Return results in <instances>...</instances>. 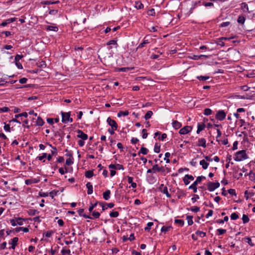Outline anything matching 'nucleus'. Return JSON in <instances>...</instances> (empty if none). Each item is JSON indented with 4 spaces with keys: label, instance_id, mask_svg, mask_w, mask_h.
Instances as JSON below:
<instances>
[{
    "label": "nucleus",
    "instance_id": "1",
    "mask_svg": "<svg viewBox=\"0 0 255 255\" xmlns=\"http://www.w3.org/2000/svg\"><path fill=\"white\" fill-rule=\"evenodd\" d=\"M248 158V156L245 150L238 151L235 154L234 160L236 161H241L242 160Z\"/></svg>",
    "mask_w": 255,
    "mask_h": 255
},
{
    "label": "nucleus",
    "instance_id": "2",
    "mask_svg": "<svg viewBox=\"0 0 255 255\" xmlns=\"http://www.w3.org/2000/svg\"><path fill=\"white\" fill-rule=\"evenodd\" d=\"M203 179H205V177L203 176H198L193 183L189 186V188L193 189L194 193L197 192V185L201 182Z\"/></svg>",
    "mask_w": 255,
    "mask_h": 255
},
{
    "label": "nucleus",
    "instance_id": "3",
    "mask_svg": "<svg viewBox=\"0 0 255 255\" xmlns=\"http://www.w3.org/2000/svg\"><path fill=\"white\" fill-rule=\"evenodd\" d=\"M25 219L21 218H14L13 219H10V223L12 226H15L17 225H22L23 222L25 221Z\"/></svg>",
    "mask_w": 255,
    "mask_h": 255
},
{
    "label": "nucleus",
    "instance_id": "4",
    "mask_svg": "<svg viewBox=\"0 0 255 255\" xmlns=\"http://www.w3.org/2000/svg\"><path fill=\"white\" fill-rule=\"evenodd\" d=\"M62 122L64 123L73 122V119L70 118L69 113H62Z\"/></svg>",
    "mask_w": 255,
    "mask_h": 255
},
{
    "label": "nucleus",
    "instance_id": "5",
    "mask_svg": "<svg viewBox=\"0 0 255 255\" xmlns=\"http://www.w3.org/2000/svg\"><path fill=\"white\" fill-rule=\"evenodd\" d=\"M208 189L209 191L212 192L218 188L220 186V183L218 182H209L208 183Z\"/></svg>",
    "mask_w": 255,
    "mask_h": 255
},
{
    "label": "nucleus",
    "instance_id": "6",
    "mask_svg": "<svg viewBox=\"0 0 255 255\" xmlns=\"http://www.w3.org/2000/svg\"><path fill=\"white\" fill-rule=\"evenodd\" d=\"M226 116V113L223 110H219L216 114V119L219 121L224 120Z\"/></svg>",
    "mask_w": 255,
    "mask_h": 255
},
{
    "label": "nucleus",
    "instance_id": "7",
    "mask_svg": "<svg viewBox=\"0 0 255 255\" xmlns=\"http://www.w3.org/2000/svg\"><path fill=\"white\" fill-rule=\"evenodd\" d=\"M192 129L191 126H186L181 128L179 130V133L181 134H186L190 132Z\"/></svg>",
    "mask_w": 255,
    "mask_h": 255
},
{
    "label": "nucleus",
    "instance_id": "8",
    "mask_svg": "<svg viewBox=\"0 0 255 255\" xmlns=\"http://www.w3.org/2000/svg\"><path fill=\"white\" fill-rule=\"evenodd\" d=\"M107 122L109 125L112 128H113L114 129H117L118 124L115 120H112L110 117H109L107 120Z\"/></svg>",
    "mask_w": 255,
    "mask_h": 255
},
{
    "label": "nucleus",
    "instance_id": "9",
    "mask_svg": "<svg viewBox=\"0 0 255 255\" xmlns=\"http://www.w3.org/2000/svg\"><path fill=\"white\" fill-rule=\"evenodd\" d=\"M159 190L160 192L165 194L167 197L170 198L171 197V194L168 193L167 187L164 185V184H161L159 187Z\"/></svg>",
    "mask_w": 255,
    "mask_h": 255
},
{
    "label": "nucleus",
    "instance_id": "10",
    "mask_svg": "<svg viewBox=\"0 0 255 255\" xmlns=\"http://www.w3.org/2000/svg\"><path fill=\"white\" fill-rule=\"evenodd\" d=\"M77 132L78 133L77 136L78 138H81L83 140H87L88 138V135L84 132H83L80 129H78L77 130Z\"/></svg>",
    "mask_w": 255,
    "mask_h": 255
},
{
    "label": "nucleus",
    "instance_id": "11",
    "mask_svg": "<svg viewBox=\"0 0 255 255\" xmlns=\"http://www.w3.org/2000/svg\"><path fill=\"white\" fill-rule=\"evenodd\" d=\"M18 241V238L17 237H14L11 240V242L9 243V244L11 245L10 247L9 248V249L14 250L15 247L17 245V243Z\"/></svg>",
    "mask_w": 255,
    "mask_h": 255
},
{
    "label": "nucleus",
    "instance_id": "12",
    "mask_svg": "<svg viewBox=\"0 0 255 255\" xmlns=\"http://www.w3.org/2000/svg\"><path fill=\"white\" fill-rule=\"evenodd\" d=\"M194 180V177L192 175L186 174L184 177L183 181L184 182V184L185 185H188L189 183V180Z\"/></svg>",
    "mask_w": 255,
    "mask_h": 255
},
{
    "label": "nucleus",
    "instance_id": "13",
    "mask_svg": "<svg viewBox=\"0 0 255 255\" xmlns=\"http://www.w3.org/2000/svg\"><path fill=\"white\" fill-rule=\"evenodd\" d=\"M198 146H202L203 147H206V140L204 138H201L198 139V143L197 144Z\"/></svg>",
    "mask_w": 255,
    "mask_h": 255
},
{
    "label": "nucleus",
    "instance_id": "14",
    "mask_svg": "<svg viewBox=\"0 0 255 255\" xmlns=\"http://www.w3.org/2000/svg\"><path fill=\"white\" fill-rule=\"evenodd\" d=\"M39 182V180L36 178H31L25 180V183L26 185H30L33 183H37Z\"/></svg>",
    "mask_w": 255,
    "mask_h": 255
},
{
    "label": "nucleus",
    "instance_id": "15",
    "mask_svg": "<svg viewBox=\"0 0 255 255\" xmlns=\"http://www.w3.org/2000/svg\"><path fill=\"white\" fill-rule=\"evenodd\" d=\"M152 170H154L155 172L156 171L164 172L165 171L164 167L163 166L159 167L157 164H155L152 167Z\"/></svg>",
    "mask_w": 255,
    "mask_h": 255
},
{
    "label": "nucleus",
    "instance_id": "16",
    "mask_svg": "<svg viewBox=\"0 0 255 255\" xmlns=\"http://www.w3.org/2000/svg\"><path fill=\"white\" fill-rule=\"evenodd\" d=\"M205 128V125L204 123H198L197 126V133L199 134Z\"/></svg>",
    "mask_w": 255,
    "mask_h": 255
},
{
    "label": "nucleus",
    "instance_id": "17",
    "mask_svg": "<svg viewBox=\"0 0 255 255\" xmlns=\"http://www.w3.org/2000/svg\"><path fill=\"white\" fill-rule=\"evenodd\" d=\"M202 56H206V57H208V56L205 55H193L192 56H189V58L190 59H193L194 60H198L199 59H202Z\"/></svg>",
    "mask_w": 255,
    "mask_h": 255
},
{
    "label": "nucleus",
    "instance_id": "18",
    "mask_svg": "<svg viewBox=\"0 0 255 255\" xmlns=\"http://www.w3.org/2000/svg\"><path fill=\"white\" fill-rule=\"evenodd\" d=\"M86 187L88 189L87 194L89 195L92 194L93 192V188L92 185L91 184L90 182H88L86 184Z\"/></svg>",
    "mask_w": 255,
    "mask_h": 255
},
{
    "label": "nucleus",
    "instance_id": "19",
    "mask_svg": "<svg viewBox=\"0 0 255 255\" xmlns=\"http://www.w3.org/2000/svg\"><path fill=\"white\" fill-rule=\"evenodd\" d=\"M172 125V127L176 129H179L182 126L181 124L177 121H173Z\"/></svg>",
    "mask_w": 255,
    "mask_h": 255
},
{
    "label": "nucleus",
    "instance_id": "20",
    "mask_svg": "<svg viewBox=\"0 0 255 255\" xmlns=\"http://www.w3.org/2000/svg\"><path fill=\"white\" fill-rule=\"evenodd\" d=\"M198 5H201V0H198L197 1H196L195 2L193 3V4H192L191 7L190 8V13H192L193 12V10L196 8L197 6H198Z\"/></svg>",
    "mask_w": 255,
    "mask_h": 255
},
{
    "label": "nucleus",
    "instance_id": "21",
    "mask_svg": "<svg viewBox=\"0 0 255 255\" xmlns=\"http://www.w3.org/2000/svg\"><path fill=\"white\" fill-rule=\"evenodd\" d=\"M111 191L110 190H106L103 193V198L105 200H108L110 198Z\"/></svg>",
    "mask_w": 255,
    "mask_h": 255
},
{
    "label": "nucleus",
    "instance_id": "22",
    "mask_svg": "<svg viewBox=\"0 0 255 255\" xmlns=\"http://www.w3.org/2000/svg\"><path fill=\"white\" fill-rule=\"evenodd\" d=\"M200 164L202 166L204 169H206L209 166V163L204 159L201 160L200 161Z\"/></svg>",
    "mask_w": 255,
    "mask_h": 255
},
{
    "label": "nucleus",
    "instance_id": "23",
    "mask_svg": "<svg viewBox=\"0 0 255 255\" xmlns=\"http://www.w3.org/2000/svg\"><path fill=\"white\" fill-rule=\"evenodd\" d=\"M44 122L42 119V118L40 117H37L35 125L38 126H42L44 125Z\"/></svg>",
    "mask_w": 255,
    "mask_h": 255
},
{
    "label": "nucleus",
    "instance_id": "24",
    "mask_svg": "<svg viewBox=\"0 0 255 255\" xmlns=\"http://www.w3.org/2000/svg\"><path fill=\"white\" fill-rule=\"evenodd\" d=\"M129 115V112L128 111H120L118 113V117L119 118H120L122 116H124V117H126V116H127Z\"/></svg>",
    "mask_w": 255,
    "mask_h": 255
},
{
    "label": "nucleus",
    "instance_id": "25",
    "mask_svg": "<svg viewBox=\"0 0 255 255\" xmlns=\"http://www.w3.org/2000/svg\"><path fill=\"white\" fill-rule=\"evenodd\" d=\"M135 7L137 9H141L143 8V4L140 1H136L135 2Z\"/></svg>",
    "mask_w": 255,
    "mask_h": 255
},
{
    "label": "nucleus",
    "instance_id": "26",
    "mask_svg": "<svg viewBox=\"0 0 255 255\" xmlns=\"http://www.w3.org/2000/svg\"><path fill=\"white\" fill-rule=\"evenodd\" d=\"M46 29L49 31H57L58 28L56 26L47 25L46 26Z\"/></svg>",
    "mask_w": 255,
    "mask_h": 255
},
{
    "label": "nucleus",
    "instance_id": "27",
    "mask_svg": "<svg viewBox=\"0 0 255 255\" xmlns=\"http://www.w3.org/2000/svg\"><path fill=\"white\" fill-rule=\"evenodd\" d=\"M245 20L246 18L245 16H244L243 15H239L237 19L238 22L241 24H244Z\"/></svg>",
    "mask_w": 255,
    "mask_h": 255
},
{
    "label": "nucleus",
    "instance_id": "28",
    "mask_svg": "<svg viewBox=\"0 0 255 255\" xmlns=\"http://www.w3.org/2000/svg\"><path fill=\"white\" fill-rule=\"evenodd\" d=\"M42 4H45V5H49V4H57L60 3V1L57 0L55 1H52L50 0H46L44 2H41Z\"/></svg>",
    "mask_w": 255,
    "mask_h": 255
},
{
    "label": "nucleus",
    "instance_id": "29",
    "mask_svg": "<svg viewBox=\"0 0 255 255\" xmlns=\"http://www.w3.org/2000/svg\"><path fill=\"white\" fill-rule=\"evenodd\" d=\"M149 43V42L148 41V40H145V38L144 39L143 42L141 43H140L138 46H137L136 49H139V48H142V47H143L144 46V45L146 44H148Z\"/></svg>",
    "mask_w": 255,
    "mask_h": 255
},
{
    "label": "nucleus",
    "instance_id": "30",
    "mask_svg": "<svg viewBox=\"0 0 255 255\" xmlns=\"http://www.w3.org/2000/svg\"><path fill=\"white\" fill-rule=\"evenodd\" d=\"M241 8L244 11H249L248 5L246 2H242L241 3Z\"/></svg>",
    "mask_w": 255,
    "mask_h": 255
},
{
    "label": "nucleus",
    "instance_id": "31",
    "mask_svg": "<svg viewBox=\"0 0 255 255\" xmlns=\"http://www.w3.org/2000/svg\"><path fill=\"white\" fill-rule=\"evenodd\" d=\"M36 65L37 66V67H40V68H44L46 67V63H45V62L44 61H38L37 63H36Z\"/></svg>",
    "mask_w": 255,
    "mask_h": 255
},
{
    "label": "nucleus",
    "instance_id": "32",
    "mask_svg": "<svg viewBox=\"0 0 255 255\" xmlns=\"http://www.w3.org/2000/svg\"><path fill=\"white\" fill-rule=\"evenodd\" d=\"M27 213L30 216H33L36 213H38L39 212L35 209H31L27 211Z\"/></svg>",
    "mask_w": 255,
    "mask_h": 255
},
{
    "label": "nucleus",
    "instance_id": "33",
    "mask_svg": "<svg viewBox=\"0 0 255 255\" xmlns=\"http://www.w3.org/2000/svg\"><path fill=\"white\" fill-rule=\"evenodd\" d=\"M152 115H153L152 112L151 111H147V112L145 115L144 119L146 120H147L150 119Z\"/></svg>",
    "mask_w": 255,
    "mask_h": 255
},
{
    "label": "nucleus",
    "instance_id": "34",
    "mask_svg": "<svg viewBox=\"0 0 255 255\" xmlns=\"http://www.w3.org/2000/svg\"><path fill=\"white\" fill-rule=\"evenodd\" d=\"M94 175V173L92 170H88L85 172V176L87 178H91Z\"/></svg>",
    "mask_w": 255,
    "mask_h": 255
},
{
    "label": "nucleus",
    "instance_id": "35",
    "mask_svg": "<svg viewBox=\"0 0 255 255\" xmlns=\"http://www.w3.org/2000/svg\"><path fill=\"white\" fill-rule=\"evenodd\" d=\"M193 217L191 216H187L186 219L187 220L188 224L189 226L192 225L193 224V221L192 220Z\"/></svg>",
    "mask_w": 255,
    "mask_h": 255
},
{
    "label": "nucleus",
    "instance_id": "36",
    "mask_svg": "<svg viewBox=\"0 0 255 255\" xmlns=\"http://www.w3.org/2000/svg\"><path fill=\"white\" fill-rule=\"evenodd\" d=\"M171 229V226H163L161 229V231L162 232H163L165 233L166 232H168L170 230V229Z\"/></svg>",
    "mask_w": 255,
    "mask_h": 255
},
{
    "label": "nucleus",
    "instance_id": "37",
    "mask_svg": "<svg viewBox=\"0 0 255 255\" xmlns=\"http://www.w3.org/2000/svg\"><path fill=\"white\" fill-rule=\"evenodd\" d=\"M71 251L69 249H65V248H63L61 251V254L63 255H70Z\"/></svg>",
    "mask_w": 255,
    "mask_h": 255
},
{
    "label": "nucleus",
    "instance_id": "38",
    "mask_svg": "<svg viewBox=\"0 0 255 255\" xmlns=\"http://www.w3.org/2000/svg\"><path fill=\"white\" fill-rule=\"evenodd\" d=\"M195 234L201 237H204L206 236V233L205 232L200 231H197L195 233Z\"/></svg>",
    "mask_w": 255,
    "mask_h": 255
},
{
    "label": "nucleus",
    "instance_id": "39",
    "mask_svg": "<svg viewBox=\"0 0 255 255\" xmlns=\"http://www.w3.org/2000/svg\"><path fill=\"white\" fill-rule=\"evenodd\" d=\"M147 151H148V150L147 148H146L145 147H142L140 148L138 154L142 153L143 155H146L147 153Z\"/></svg>",
    "mask_w": 255,
    "mask_h": 255
},
{
    "label": "nucleus",
    "instance_id": "40",
    "mask_svg": "<svg viewBox=\"0 0 255 255\" xmlns=\"http://www.w3.org/2000/svg\"><path fill=\"white\" fill-rule=\"evenodd\" d=\"M119 213L118 211H112L110 213V216L112 218H116L119 216Z\"/></svg>",
    "mask_w": 255,
    "mask_h": 255
},
{
    "label": "nucleus",
    "instance_id": "41",
    "mask_svg": "<svg viewBox=\"0 0 255 255\" xmlns=\"http://www.w3.org/2000/svg\"><path fill=\"white\" fill-rule=\"evenodd\" d=\"M242 220L244 224L248 223L250 219L248 216L245 214H244L242 217Z\"/></svg>",
    "mask_w": 255,
    "mask_h": 255
},
{
    "label": "nucleus",
    "instance_id": "42",
    "mask_svg": "<svg viewBox=\"0 0 255 255\" xmlns=\"http://www.w3.org/2000/svg\"><path fill=\"white\" fill-rule=\"evenodd\" d=\"M249 176L250 180L255 182V173L251 171L249 173Z\"/></svg>",
    "mask_w": 255,
    "mask_h": 255
},
{
    "label": "nucleus",
    "instance_id": "43",
    "mask_svg": "<svg viewBox=\"0 0 255 255\" xmlns=\"http://www.w3.org/2000/svg\"><path fill=\"white\" fill-rule=\"evenodd\" d=\"M246 77L249 78H253L255 77V71H252L248 73L246 75Z\"/></svg>",
    "mask_w": 255,
    "mask_h": 255
},
{
    "label": "nucleus",
    "instance_id": "44",
    "mask_svg": "<svg viewBox=\"0 0 255 255\" xmlns=\"http://www.w3.org/2000/svg\"><path fill=\"white\" fill-rule=\"evenodd\" d=\"M153 225V222H148L147 224V226L144 228V230L146 231H149L151 229V227Z\"/></svg>",
    "mask_w": 255,
    "mask_h": 255
},
{
    "label": "nucleus",
    "instance_id": "45",
    "mask_svg": "<svg viewBox=\"0 0 255 255\" xmlns=\"http://www.w3.org/2000/svg\"><path fill=\"white\" fill-rule=\"evenodd\" d=\"M212 114V110L210 109L206 108L204 110V114L206 116H209Z\"/></svg>",
    "mask_w": 255,
    "mask_h": 255
},
{
    "label": "nucleus",
    "instance_id": "46",
    "mask_svg": "<svg viewBox=\"0 0 255 255\" xmlns=\"http://www.w3.org/2000/svg\"><path fill=\"white\" fill-rule=\"evenodd\" d=\"M175 223L177 224H179L180 226L182 227L184 225V222L183 220H180V219H176L175 220Z\"/></svg>",
    "mask_w": 255,
    "mask_h": 255
},
{
    "label": "nucleus",
    "instance_id": "47",
    "mask_svg": "<svg viewBox=\"0 0 255 255\" xmlns=\"http://www.w3.org/2000/svg\"><path fill=\"white\" fill-rule=\"evenodd\" d=\"M170 156V153L169 152H166L165 154V157L164 158V160L166 161V163H169L170 160L169 157Z\"/></svg>",
    "mask_w": 255,
    "mask_h": 255
},
{
    "label": "nucleus",
    "instance_id": "48",
    "mask_svg": "<svg viewBox=\"0 0 255 255\" xmlns=\"http://www.w3.org/2000/svg\"><path fill=\"white\" fill-rule=\"evenodd\" d=\"M202 5H204L206 7H213L214 6V4L211 2H203Z\"/></svg>",
    "mask_w": 255,
    "mask_h": 255
},
{
    "label": "nucleus",
    "instance_id": "49",
    "mask_svg": "<svg viewBox=\"0 0 255 255\" xmlns=\"http://www.w3.org/2000/svg\"><path fill=\"white\" fill-rule=\"evenodd\" d=\"M23 57V55L22 54H16L14 58V61H19Z\"/></svg>",
    "mask_w": 255,
    "mask_h": 255
},
{
    "label": "nucleus",
    "instance_id": "50",
    "mask_svg": "<svg viewBox=\"0 0 255 255\" xmlns=\"http://www.w3.org/2000/svg\"><path fill=\"white\" fill-rule=\"evenodd\" d=\"M238 218H239V216L236 213H233L231 215V220H235Z\"/></svg>",
    "mask_w": 255,
    "mask_h": 255
},
{
    "label": "nucleus",
    "instance_id": "51",
    "mask_svg": "<svg viewBox=\"0 0 255 255\" xmlns=\"http://www.w3.org/2000/svg\"><path fill=\"white\" fill-rule=\"evenodd\" d=\"M53 234V232L52 231H48L44 233L45 236L47 238H50L52 236Z\"/></svg>",
    "mask_w": 255,
    "mask_h": 255
},
{
    "label": "nucleus",
    "instance_id": "52",
    "mask_svg": "<svg viewBox=\"0 0 255 255\" xmlns=\"http://www.w3.org/2000/svg\"><path fill=\"white\" fill-rule=\"evenodd\" d=\"M154 151L156 153H159L160 152V145L157 143H155L154 145Z\"/></svg>",
    "mask_w": 255,
    "mask_h": 255
},
{
    "label": "nucleus",
    "instance_id": "53",
    "mask_svg": "<svg viewBox=\"0 0 255 255\" xmlns=\"http://www.w3.org/2000/svg\"><path fill=\"white\" fill-rule=\"evenodd\" d=\"M230 21H226V22H223L221 23L220 25V27H227L229 26L230 24Z\"/></svg>",
    "mask_w": 255,
    "mask_h": 255
},
{
    "label": "nucleus",
    "instance_id": "54",
    "mask_svg": "<svg viewBox=\"0 0 255 255\" xmlns=\"http://www.w3.org/2000/svg\"><path fill=\"white\" fill-rule=\"evenodd\" d=\"M47 153H43L41 156H38L37 157V158L39 160L41 161V160H43L44 159H45L47 157Z\"/></svg>",
    "mask_w": 255,
    "mask_h": 255
},
{
    "label": "nucleus",
    "instance_id": "55",
    "mask_svg": "<svg viewBox=\"0 0 255 255\" xmlns=\"http://www.w3.org/2000/svg\"><path fill=\"white\" fill-rule=\"evenodd\" d=\"M218 232V235H221L226 233L227 231L225 229H219L217 230Z\"/></svg>",
    "mask_w": 255,
    "mask_h": 255
},
{
    "label": "nucleus",
    "instance_id": "56",
    "mask_svg": "<svg viewBox=\"0 0 255 255\" xmlns=\"http://www.w3.org/2000/svg\"><path fill=\"white\" fill-rule=\"evenodd\" d=\"M92 215L95 218H99L100 216V213L97 211H93L92 212Z\"/></svg>",
    "mask_w": 255,
    "mask_h": 255
},
{
    "label": "nucleus",
    "instance_id": "57",
    "mask_svg": "<svg viewBox=\"0 0 255 255\" xmlns=\"http://www.w3.org/2000/svg\"><path fill=\"white\" fill-rule=\"evenodd\" d=\"M147 13L149 15L154 16L155 14V12L154 9L151 8V9H149L148 10Z\"/></svg>",
    "mask_w": 255,
    "mask_h": 255
},
{
    "label": "nucleus",
    "instance_id": "58",
    "mask_svg": "<svg viewBox=\"0 0 255 255\" xmlns=\"http://www.w3.org/2000/svg\"><path fill=\"white\" fill-rule=\"evenodd\" d=\"M190 210L194 212H198L200 211V208L197 206H193L191 208Z\"/></svg>",
    "mask_w": 255,
    "mask_h": 255
},
{
    "label": "nucleus",
    "instance_id": "59",
    "mask_svg": "<svg viewBox=\"0 0 255 255\" xmlns=\"http://www.w3.org/2000/svg\"><path fill=\"white\" fill-rule=\"evenodd\" d=\"M142 137L143 138H146L148 135V133L147 132V130L146 129H143L142 130Z\"/></svg>",
    "mask_w": 255,
    "mask_h": 255
},
{
    "label": "nucleus",
    "instance_id": "60",
    "mask_svg": "<svg viewBox=\"0 0 255 255\" xmlns=\"http://www.w3.org/2000/svg\"><path fill=\"white\" fill-rule=\"evenodd\" d=\"M15 64L19 69L23 68L21 63L19 61H14Z\"/></svg>",
    "mask_w": 255,
    "mask_h": 255
},
{
    "label": "nucleus",
    "instance_id": "61",
    "mask_svg": "<svg viewBox=\"0 0 255 255\" xmlns=\"http://www.w3.org/2000/svg\"><path fill=\"white\" fill-rule=\"evenodd\" d=\"M49 14L51 15H56L58 13V10L56 9H51L49 11Z\"/></svg>",
    "mask_w": 255,
    "mask_h": 255
},
{
    "label": "nucleus",
    "instance_id": "62",
    "mask_svg": "<svg viewBox=\"0 0 255 255\" xmlns=\"http://www.w3.org/2000/svg\"><path fill=\"white\" fill-rule=\"evenodd\" d=\"M9 110V108L6 107H4L3 108H0V113H4V112H7Z\"/></svg>",
    "mask_w": 255,
    "mask_h": 255
},
{
    "label": "nucleus",
    "instance_id": "63",
    "mask_svg": "<svg viewBox=\"0 0 255 255\" xmlns=\"http://www.w3.org/2000/svg\"><path fill=\"white\" fill-rule=\"evenodd\" d=\"M107 44L108 45H117V40H111L108 42H107Z\"/></svg>",
    "mask_w": 255,
    "mask_h": 255
},
{
    "label": "nucleus",
    "instance_id": "64",
    "mask_svg": "<svg viewBox=\"0 0 255 255\" xmlns=\"http://www.w3.org/2000/svg\"><path fill=\"white\" fill-rule=\"evenodd\" d=\"M73 162L72 160L71 159V158H69L66 159L65 163H66V164L67 165L69 166V165H70L72 164H73Z\"/></svg>",
    "mask_w": 255,
    "mask_h": 255
}]
</instances>
